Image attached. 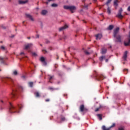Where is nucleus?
I'll return each mask as SVG.
<instances>
[{"label": "nucleus", "instance_id": "obj_1", "mask_svg": "<svg viewBox=\"0 0 130 130\" xmlns=\"http://www.w3.org/2000/svg\"><path fill=\"white\" fill-rule=\"evenodd\" d=\"M22 108V107L20 106L19 105H18V107H15L13 105H12V103H10V111L12 113H19L20 112V111H19V109H21Z\"/></svg>", "mask_w": 130, "mask_h": 130}, {"label": "nucleus", "instance_id": "obj_2", "mask_svg": "<svg viewBox=\"0 0 130 130\" xmlns=\"http://www.w3.org/2000/svg\"><path fill=\"white\" fill-rule=\"evenodd\" d=\"M119 31V27H117L114 30V37L116 38L117 41L118 42H121V37L119 35H117L118 34V31Z\"/></svg>", "mask_w": 130, "mask_h": 130}, {"label": "nucleus", "instance_id": "obj_3", "mask_svg": "<svg viewBox=\"0 0 130 130\" xmlns=\"http://www.w3.org/2000/svg\"><path fill=\"white\" fill-rule=\"evenodd\" d=\"M63 8L65 10H70L72 13H74L76 10V8L75 6H64Z\"/></svg>", "mask_w": 130, "mask_h": 130}, {"label": "nucleus", "instance_id": "obj_4", "mask_svg": "<svg viewBox=\"0 0 130 130\" xmlns=\"http://www.w3.org/2000/svg\"><path fill=\"white\" fill-rule=\"evenodd\" d=\"M121 13H122V9L121 8L119 10V12H118V14L117 15V18H119V19H121V18H123V16H122L121 15Z\"/></svg>", "mask_w": 130, "mask_h": 130}, {"label": "nucleus", "instance_id": "obj_5", "mask_svg": "<svg viewBox=\"0 0 130 130\" xmlns=\"http://www.w3.org/2000/svg\"><path fill=\"white\" fill-rule=\"evenodd\" d=\"M33 46V44L32 43L27 44L25 46V49H30V48Z\"/></svg>", "mask_w": 130, "mask_h": 130}, {"label": "nucleus", "instance_id": "obj_6", "mask_svg": "<svg viewBox=\"0 0 130 130\" xmlns=\"http://www.w3.org/2000/svg\"><path fill=\"white\" fill-rule=\"evenodd\" d=\"M41 61L42 62L44 66H46V62L45 61V58L44 57H41L40 58Z\"/></svg>", "mask_w": 130, "mask_h": 130}, {"label": "nucleus", "instance_id": "obj_7", "mask_svg": "<svg viewBox=\"0 0 130 130\" xmlns=\"http://www.w3.org/2000/svg\"><path fill=\"white\" fill-rule=\"evenodd\" d=\"M114 6L115 9H117V6H118V0H115L114 2Z\"/></svg>", "mask_w": 130, "mask_h": 130}, {"label": "nucleus", "instance_id": "obj_8", "mask_svg": "<svg viewBox=\"0 0 130 130\" xmlns=\"http://www.w3.org/2000/svg\"><path fill=\"white\" fill-rule=\"evenodd\" d=\"M96 79H98V81H101L104 79V76L103 75H100L99 76H98L96 77Z\"/></svg>", "mask_w": 130, "mask_h": 130}, {"label": "nucleus", "instance_id": "obj_9", "mask_svg": "<svg viewBox=\"0 0 130 130\" xmlns=\"http://www.w3.org/2000/svg\"><path fill=\"white\" fill-rule=\"evenodd\" d=\"M96 40H100L102 38V35L98 34L95 36Z\"/></svg>", "mask_w": 130, "mask_h": 130}, {"label": "nucleus", "instance_id": "obj_10", "mask_svg": "<svg viewBox=\"0 0 130 130\" xmlns=\"http://www.w3.org/2000/svg\"><path fill=\"white\" fill-rule=\"evenodd\" d=\"M126 57H127V51H126L124 53V55H123V58L124 60H126Z\"/></svg>", "mask_w": 130, "mask_h": 130}, {"label": "nucleus", "instance_id": "obj_11", "mask_svg": "<svg viewBox=\"0 0 130 130\" xmlns=\"http://www.w3.org/2000/svg\"><path fill=\"white\" fill-rule=\"evenodd\" d=\"M26 16L27 18H28L31 21H34V19H33V17L32 16H31L30 14H26Z\"/></svg>", "mask_w": 130, "mask_h": 130}, {"label": "nucleus", "instance_id": "obj_12", "mask_svg": "<svg viewBox=\"0 0 130 130\" xmlns=\"http://www.w3.org/2000/svg\"><path fill=\"white\" fill-rule=\"evenodd\" d=\"M68 28V25H65L64 26L60 27L59 29V31H62V30H64V29H67Z\"/></svg>", "mask_w": 130, "mask_h": 130}, {"label": "nucleus", "instance_id": "obj_13", "mask_svg": "<svg viewBox=\"0 0 130 130\" xmlns=\"http://www.w3.org/2000/svg\"><path fill=\"white\" fill-rule=\"evenodd\" d=\"M26 3H28V1H27V0H25V1H19V3L20 5H22L23 4H26Z\"/></svg>", "mask_w": 130, "mask_h": 130}, {"label": "nucleus", "instance_id": "obj_14", "mask_svg": "<svg viewBox=\"0 0 130 130\" xmlns=\"http://www.w3.org/2000/svg\"><path fill=\"white\" fill-rule=\"evenodd\" d=\"M5 80L6 81H9V82H11V83H14V80L10 78L7 77L6 78H5Z\"/></svg>", "mask_w": 130, "mask_h": 130}, {"label": "nucleus", "instance_id": "obj_15", "mask_svg": "<svg viewBox=\"0 0 130 130\" xmlns=\"http://www.w3.org/2000/svg\"><path fill=\"white\" fill-rule=\"evenodd\" d=\"M80 111H81V112H83V111L85 110V107L84 106V105L80 106Z\"/></svg>", "mask_w": 130, "mask_h": 130}, {"label": "nucleus", "instance_id": "obj_16", "mask_svg": "<svg viewBox=\"0 0 130 130\" xmlns=\"http://www.w3.org/2000/svg\"><path fill=\"white\" fill-rule=\"evenodd\" d=\"M106 51H107V50L106 49L103 48L102 49L101 53H102V54H105V53H106Z\"/></svg>", "mask_w": 130, "mask_h": 130}, {"label": "nucleus", "instance_id": "obj_17", "mask_svg": "<svg viewBox=\"0 0 130 130\" xmlns=\"http://www.w3.org/2000/svg\"><path fill=\"white\" fill-rule=\"evenodd\" d=\"M41 14L45 16V15H46L47 14V10H44L42 11Z\"/></svg>", "mask_w": 130, "mask_h": 130}, {"label": "nucleus", "instance_id": "obj_18", "mask_svg": "<svg viewBox=\"0 0 130 130\" xmlns=\"http://www.w3.org/2000/svg\"><path fill=\"white\" fill-rule=\"evenodd\" d=\"M17 90H13L12 94H11V96L12 97L14 98L16 96V91Z\"/></svg>", "mask_w": 130, "mask_h": 130}, {"label": "nucleus", "instance_id": "obj_19", "mask_svg": "<svg viewBox=\"0 0 130 130\" xmlns=\"http://www.w3.org/2000/svg\"><path fill=\"white\" fill-rule=\"evenodd\" d=\"M110 127H109V128H106V127L104 125L102 126L103 130H110Z\"/></svg>", "mask_w": 130, "mask_h": 130}, {"label": "nucleus", "instance_id": "obj_20", "mask_svg": "<svg viewBox=\"0 0 130 130\" xmlns=\"http://www.w3.org/2000/svg\"><path fill=\"white\" fill-rule=\"evenodd\" d=\"M107 12L109 15H110L111 14V9L109 7H108Z\"/></svg>", "mask_w": 130, "mask_h": 130}, {"label": "nucleus", "instance_id": "obj_21", "mask_svg": "<svg viewBox=\"0 0 130 130\" xmlns=\"http://www.w3.org/2000/svg\"><path fill=\"white\" fill-rule=\"evenodd\" d=\"M97 116L99 118L100 120H102V116L101 114H99L97 115Z\"/></svg>", "mask_w": 130, "mask_h": 130}, {"label": "nucleus", "instance_id": "obj_22", "mask_svg": "<svg viewBox=\"0 0 130 130\" xmlns=\"http://www.w3.org/2000/svg\"><path fill=\"white\" fill-rule=\"evenodd\" d=\"M113 29V25H110L108 27V30H112Z\"/></svg>", "mask_w": 130, "mask_h": 130}, {"label": "nucleus", "instance_id": "obj_23", "mask_svg": "<svg viewBox=\"0 0 130 130\" xmlns=\"http://www.w3.org/2000/svg\"><path fill=\"white\" fill-rule=\"evenodd\" d=\"M103 59H105V56H101L100 57V60H101V61H102Z\"/></svg>", "mask_w": 130, "mask_h": 130}, {"label": "nucleus", "instance_id": "obj_24", "mask_svg": "<svg viewBox=\"0 0 130 130\" xmlns=\"http://www.w3.org/2000/svg\"><path fill=\"white\" fill-rule=\"evenodd\" d=\"M57 4H53L51 5V7H52L53 8H56V7H57Z\"/></svg>", "mask_w": 130, "mask_h": 130}, {"label": "nucleus", "instance_id": "obj_25", "mask_svg": "<svg viewBox=\"0 0 130 130\" xmlns=\"http://www.w3.org/2000/svg\"><path fill=\"white\" fill-rule=\"evenodd\" d=\"M36 97H40V94H39V92H37L35 93Z\"/></svg>", "mask_w": 130, "mask_h": 130}, {"label": "nucleus", "instance_id": "obj_26", "mask_svg": "<svg viewBox=\"0 0 130 130\" xmlns=\"http://www.w3.org/2000/svg\"><path fill=\"white\" fill-rule=\"evenodd\" d=\"M111 1H112V0H108L107 3H106V5H107V6H108L109 5V4H110V3H111Z\"/></svg>", "mask_w": 130, "mask_h": 130}, {"label": "nucleus", "instance_id": "obj_27", "mask_svg": "<svg viewBox=\"0 0 130 130\" xmlns=\"http://www.w3.org/2000/svg\"><path fill=\"white\" fill-rule=\"evenodd\" d=\"M28 85L29 87H33V82H29Z\"/></svg>", "mask_w": 130, "mask_h": 130}, {"label": "nucleus", "instance_id": "obj_28", "mask_svg": "<svg viewBox=\"0 0 130 130\" xmlns=\"http://www.w3.org/2000/svg\"><path fill=\"white\" fill-rule=\"evenodd\" d=\"M13 75H14L15 76L18 75V72H17V71H16V70L14 71L13 72Z\"/></svg>", "mask_w": 130, "mask_h": 130}, {"label": "nucleus", "instance_id": "obj_29", "mask_svg": "<svg viewBox=\"0 0 130 130\" xmlns=\"http://www.w3.org/2000/svg\"><path fill=\"white\" fill-rule=\"evenodd\" d=\"M0 60L1 61V62L2 63H4V58L2 57H0Z\"/></svg>", "mask_w": 130, "mask_h": 130}, {"label": "nucleus", "instance_id": "obj_30", "mask_svg": "<svg viewBox=\"0 0 130 130\" xmlns=\"http://www.w3.org/2000/svg\"><path fill=\"white\" fill-rule=\"evenodd\" d=\"M115 126V123H113L112 125L110 126V128H112V127H114Z\"/></svg>", "mask_w": 130, "mask_h": 130}, {"label": "nucleus", "instance_id": "obj_31", "mask_svg": "<svg viewBox=\"0 0 130 130\" xmlns=\"http://www.w3.org/2000/svg\"><path fill=\"white\" fill-rule=\"evenodd\" d=\"M118 130H124V128L123 127H119Z\"/></svg>", "mask_w": 130, "mask_h": 130}, {"label": "nucleus", "instance_id": "obj_32", "mask_svg": "<svg viewBox=\"0 0 130 130\" xmlns=\"http://www.w3.org/2000/svg\"><path fill=\"white\" fill-rule=\"evenodd\" d=\"M1 48L2 50H5V49H6L5 47H4L3 46H1Z\"/></svg>", "mask_w": 130, "mask_h": 130}, {"label": "nucleus", "instance_id": "obj_33", "mask_svg": "<svg viewBox=\"0 0 130 130\" xmlns=\"http://www.w3.org/2000/svg\"><path fill=\"white\" fill-rule=\"evenodd\" d=\"M61 120H62V121H64V120H66V118H64V117L61 118Z\"/></svg>", "mask_w": 130, "mask_h": 130}, {"label": "nucleus", "instance_id": "obj_34", "mask_svg": "<svg viewBox=\"0 0 130 130\" xmlns=\"http://www.w3.org/2000/svg\"><path fill=\"white\" fill-rule=\"evenodd\" d=\"M45 101H46V102H49L50 100H49V99H48L45 100Z\"/></svg>", "mask_w": 130, "mask_h": 130}, {"label": "nucleus", "instance_id": "obj_35", "mask_svg": "<svg viewBox=\"0 0 130 130\" xmlns=\"http://www.w3.org/2000/svg\"><path fill=\"white\" fill-rule=\"evenodd\" d=\"M53 77L52 76H51L49 78V80H50V82L51 83V82L50 81H51V79H52Z\"/></svg>", "mask_w": 130, "mask_h": 130}, {"label": "nucleus", "instance_id": "obj_36", "mask_svg": "<svg viewBox=\"0 0 130 130\" xmlns=\"http://www.w3.org/2000/svg\"><path fill=\"white\" fill-rule=\"evenodd\" d=\"M99 111V108H97L95 110V112H97V111Z\"/></svg>", "mask_w": 130, "mask_h": 130}, {"label": "nucleus", "instance_id": "obj_37", "mask_svg": "<svg viewBox=\"0 0 130 130\" xmlns=\"http://www.w3.org/2000/svg\"><path fill=\"white\" fill-rule=\"evenodd\" d=\"M21 78L22 79H23V80H24L25 79V76H21Z\"/></svg>", "mask_w": 130, "mask_h": 130}, {"label": "nucleus", "instance_id": "obj_38", "mask_svg": "<svg viewBox=\"0 0 130 130\" xmlns=\"http://www.w3.org/2000/svg\"><path fill=\"white\" fill-rule=\"evenodd\" d=\"M32 55H34V56H36V53H32Z\"/></svg>", "mask_w": 130, "mask_h": 130}, {"label": "nucleus", "instance_id": "obj_39", "mask_svg": "<svg viewBox=\"0 0 130 130\" xmlns=\"http://www.w3.org/2000/svg\"><path fill=\"white\" fill-rule=\"evenodd\" d=\"M84 8H85V9H87V8H88V5L85 6H84Z\"/></svg>", "mask_w": 130, "mask_h": 130}, {"label": "nucleus", "instance_id": "obj_40", "mask_svg": "<svg viewBox=\"0 0 130 130\" xmlns=\"http://www.w3.org/2000/svg\"><path fill=\"white\" fill-rule=\"evenodd\" d=\"M43 52H44V53H45V52H46V50H43Z\"/></svg>", "mask_w": 130, "mask_h": 130}, {"label": "nucleus", "instance_id": "obj_41", "mask_svg": "<svg viewBox=\"0 0 130 130\" xmlns=\"http://www.w3.org/2000/svg\"><path fill=\"white\" fill-rule=\"evenodd\" d=\"M85 53H86V54H89V52H88L87 51H85Z\"/></svg>", "mask_w": 130, "mask_h": 130}, {"label": "nucleus", "instance_id": "obj_42", "mask_svg": "<svg viewBox=\"0 0 130 130\" xmlns=\"http://www.w3.org/2000/svg\"><path fill=\"white\" fill-rule=\"evenodd\" d=\"M22 54H24V52H21V53H20V55H22Z\"/></svg>", "mask_w": 130, "mask_h": 130}, {"label": "nucleus", "instance_id": "obj_43", "mask_svg": "<svg viewBox=\"0 0 130 130\" xmlns=\"http://www.w3.org/2000/svg\"><path fill=\"white\" fill-rule=\"evenodd\" d=\"M107 61H108V59H106V62H107Z\"/></svg>", "mask_w": 130, "mask_h": 130}, {"label": "nucleus", "instance_id": "obj_44", "mask_svg": "<svg viewBox=\"0 0 130 130\" xmlns=\"http://www.w3.org/2000/svg\"><path fill=\"white\" fill-rule=\"evenodd\" d=\"M1 102L2 103H4V101L1 100Z\"/></svg>", "mask_w": 130, "mask_h": 130}, {"label": "nucleus", "instance_id": "obj_45", "mask_svg": "<svg viewBox=\"0 0 130 130\" xmlns=\"http://www.w3.org/2000/svg\"><path fill=\"white\" fill-rule=\"evenodd\" d=\"M31 39V38H30V37L27 38V39Z\"/></svg>", "mask_w": 130, "mask_h": 130}, {"label": "nucleus", "instance_id": "obj_46", "mask_svg": "<svg viewBox=\"0 0 130 130\" xmlns=\"http://www.w3.org/2000/svg\"><path fill=\"white\" fill-rule=\"evenodd\" d=\"M39 38V36L37 35V38Z\"/></svg>", "mask_w": 130, "mask_h": 130}, {"label": "nucleus", "instance_id": "obj_47", "mask_svg": "<svg viewBox=\"0 0 130 130\" xmlns=\"http://www.w3.org/2000/svg\"><path fill=\"white\" fill-rule=\"evenodd\" d=\"M124 71H127V69H124Z\"/></svg>", "mask_w": 130, "mask_h": 130}, {"label": "nucleus", "instance_id": "obj_48", "mask_svg": "<svg viewBox=\"0 0 130 130\" xmlns=\"http://www.w3.org/2000/svg\"><path fill=\"white\" fill-rule=\"evenodd\" d=\"M97 1V0H94V2H96Z\"/></svg>", "mask_w": 130, "mask_h": 130}, {"label": "nucleus", "instance_id": "obj_49", "mask_svg": "<svg viewBox=\"0 0 130 130\" xmlns=\"http://www.w3.org/2000/svg\"><path fill=\"white\" fill-rule=\"evenodd\" d=\"M20 89H22V87H20Z\"/></svg>", "mask_w": 130, "mask_h": 130}, {"label": "nucleus", "instance_id": "obj_50", "mask_svg": "<svg viewBox=\"0 0 130 130\" xmlns=\"http://www.w3.org/2000/svg\"><path fill=\"white\" fill-rule=\"evenodd\" d=\"M46 4H48V2H47Z\"/></svg>", "mask_w": 130, "mask_h": 130}, {"label": "nucleus", "instance_id": "obj_51", "mask_svg": "<svg viewBox=\"0 0 130 130\" xmlns=\"http://www.w3.org/2000/svg\"><path fill=\"white\" fill-rule=\"evenodd\" d=\"M50 89H52V88H50Z\"/></svg>", "mask_w": 130, "mask_h": 130}]
</instances>
